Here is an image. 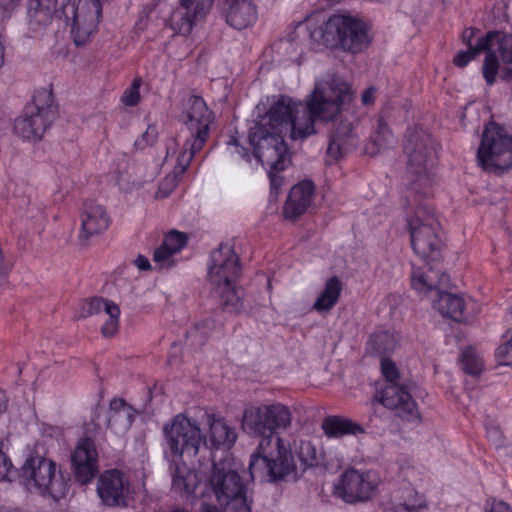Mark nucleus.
Returning <instances> with one entry per match:
<instances>
[{"instance_id":"1","label":"nucleus","mask_w":512,"mask_h":512,"mask_svg":"<svg viewBox=\"0 0 512 512\" xmlns=\"http://www.w3.org/2000/svg\"><path fill=\"white\" fill-rule=\"evenodd\" d=\"M353 100L351 85L330 74L317 79L303 101L287 96L273 98L266 114L250 127L248 136L253 157L267 170L272 189L280 185L274 173L284 170L290 163L285 136L303 140L316 133V121H340L327 148L328 162H336L358 145L352 124L342 121Z\"/></svg>"},{"instance_id":"2","label":"nucleus","mask_w":512,"mask_h":512,"mask_svg":"<svg viewBox=\"0 0 512 512\" xmlns=\"http://www.w3.org/2000/svg\"><path fill=\"white\" fill-rule=\"evenodd\" d=\"M306 28L310 38L327 47H340L351 53L366 49L370 43L366 24L348 14H333L326 18L323 13H312L297 29Z\"/></svg>"},{"instance_id":"3","label":"nucleus","mask_w":512,"mask_h":512,"mask_svg":"<svg viewBox=\"0 0 512 512\" xmlns=\"http://www.w3.org/2000/svg\"><path fill=\"white\" fill-rule=\"evenodd\" d=\"M298 470L292 446L278 435L260 439L249 462L250 478L276 482L296 475Z\"/></svg>"},{"instance_id":"4","label":"nucleus","mask_w":512,"mask_h":512,"mask_svg":"<svg viewBox=\"0 0 512 512\" xmlns=\"http://www.w3.org/2000/svg\"><path fill=\"white\" fill-rule=\"evenodd\" d=\"M239 272V259L230 245H220L212 251L208 264V281L214 295L229 313L237 314L243 310V293L236 284Z\"/></svg>"},{"instance_id":"5","label":"nucleus","mask_w":512,"mask_h":512,"mask_svg":"<svg viewBox=\"0 0 512 512\" xmlns=\"http://www.w3.org/2000/svg\"><path fill=\"white\" fill-rule=\"evenodd\" d=\"M181 120L189 131L190 138L176 157L175 172L179 174L186 170L194 154L205 145L213 122V113L201 97L192 96L185 104Z\"/></svg>"},{"instance_id":"6","label":"nucleus","mask_w":512,"mask_h":512,"mask_svg":"<svg viewBox=\"0 0 512 512\" xmlns=\"http://www.w3.org/2000/svg\"><path fill=\"white\" fill-rule=\"evenodd\" d=\"M20 483L31 493L53 500L63 498L68 490L67 482L54 461L33 456L26 459L20 470Z\"/></svg>"},{"instance_id":"7","label":"nucleus","mask_w":512,"mask_h":512,"mask_svg":"<svg viewBox=\"0 0 512 512\" xmlns=\"http://www.w3.org/2000/svg\"><path fill=\"white\" fill-rule=\"evenodd\" d=\"M56 108L52 91L41 88L35 91L32 102L26 105L22 114L15 119L14 131L23 140L38 141L53 122Z\"/></svg>"},{"instance_id":"8","label":"nucleus","mask_w":512,"mask_h":512,"mask_svg":"<svg viewBox=\"0 0 512 512\" xmlns=\"http://www.w3.org/2000/svg\"><path fill=\"white\" fill-rule=\"evenodd\" d=\"M292 413L288 406L280 402L256 403L247 406L242 415V430L252 437L274 435L277 430L291 426Z\"/></svg>"},{"instance_id":"9","label":"nucleus","mask_w":512,"mask_h":512,"mask_svg":"<svg viewBox=\"0 0 512 512\" xmlns=\"http://www.w3.org/2000/svg\"><path fill=\"white\" fill-rule=\"evenodd\" d=\"M166 441L165 457L168 462L192 459L202 445L199 425L183 414L176 415L170 424L164 426Z\"/></svg>"},{"instance_id":"10","label":"nucleus","mask_w":512,"mask_h":512,"mask_svg":"<svg viewBox=\"0 0 512 512\" xmlns=\"http://www.w3.org/2000/svg\"><path fill=\"white\" fill-rule=\"evenodd\" d=\"M409 229L414 252L423 260L436 261L443 243L434 213L426 206H419L409 221Z\"/></svg>"},{"instance_id":"11","label":"nucleus","mask_w":512,"mask_h":512,"mask_svg":"<svg viewBox=\"0 0 512 512\" xmlns=\"http://www.w3.org/2000/svg\"><path fill=\"white\" fill-rule=\"evenodd\" d=\"M479 164L488 171H502L512 166V137L495 122H490L477 151Z\"/></svg>"},{"instance_id":"12","label":"nucleus","mask_w":512,"mask_h":512,"mask_svg":"<svg viewBox=\"0 0 512 512\" xmlns=\"http://www.w3.org/2000/svg\"><path fill=\"white\" fill-rule=\"evenodd\" d=\"M437 158V149L434 140L425 135L415 144L413 151L409 152V174L412 189L419 194L429 195L435 184L434 168Z\"/></svg>"},{"instance_id":"13","label":"nucleus","mask_w":512,"mask_h":512,"mask_svg":"<svg viewBox=\"0 0 512 512\" xmlns=\"http://www.w3.org/2000/svg\"><path fill=\"white\" fill-rule=\"evenodd\" d=\"M380 483L378 473L373 470L349 468L337 478L333 492L349 504L367 502L376 495Z\"/></svg>"},{"instance_id":"14","label":"nucleus","mask_w":512,"mask_h":512,"mask_svg":"<svg viewBox=\"0 0 512 512\" xmlns=\"http://www.w3.org/2000/svg\"><path fill=\"white\" fill-rule=\"evenodd\" d=\"M381 370L388 384L378 393L380 402L390 409H396L397 414L403 420L419 423L421 416L416 403L403 387L395 383L398 377L395 364L391 360L383 359Z\"/></svg>"},{"instance_id":"15","label":"nucleus","mask_w":512,"mask_h":512,"mask_svg":"<svg viewBox=\"0 0 512 512\" xmlns=\"http://www.w3.org/2000/svg\"><path fill=\"white\" fill-rule=\"evenodd\" d=\"M479 31L474 28H466L462 32V41L468 49L459 51L454 57V64L458 67H465L477 55L485 52V59L482 67L483 77L488 85H492L499 72V60L492 53L489 39V32L478 35Z\"/></svg>"},{"instance_id":"16","label":"nucleus","mask_w":512,"mask_h":512,"mask_svg":"<svg viewBox=\"0 0 512 512\" xmlns=\"http://www.w3.org/2000/svg\"><path fill=\"white\" fill-rule=\"evenodd\" d=\"M62 13L66 20H71V32L76 45L84 44L99 24L102 6L99 0H79L77 5L65 0Z\"/></svg>"},{"instance_id":"17","label":"nucleus","mask_w":512,"mask_h":512,"mask_svg":"<svg viewBox=\"0 0 512 512\" xmlns=\"http://www.w3.org/2000/svg\"><path fill=\"white\" fill-rule=\"evenodd\" d=\"M97 494L106 506H128L134 498V489L124 473L108 470L98 480Z\"/></svg>"},{"instance_id":"18","label":"nucleus","mask_w":512,"mask_h":512,"mask_svg":"<svg viewBox=\"0 0 512 512\" xmlns=\"http://www.w3.org/2000/svg\"><path fill=\"white\" fill-rule=\"evenodd\" d=\"M103 315L101 334L105 338H112L117 335L120 328L121 309L114 301L93 297L84 300L79 305L78 317L86 318L92 315Z\"/></svg>"},{"instance_id":"19","label":"nucleus","mask_w":512,"mask_h":512,"mask_svg":"<svg viewBox=\"0 0 512 512\" xmlns=\"http://www.w3.org/2000/svg\"><path fill=\"white\" fill-rule=\"evenodd\" d=\"M202 444L210 449H230L237 440L235 427L228 421L212 411H205L202 416Z\"/></svg>"},{"instance_id":"20","label":"nucleus","mask_w":512,"mask_h":512,"mask_svg":"<svg viewBox=\"0 0 512 512\" xmlns=\"http://www.w3.org/2000/svg\"><path fill=\"white\" fill-rule=\"evenodd\" d=\"M422 266H413L411 273V287L421 297L433 296L446 287L449 283V277L443 273L436 265H431L430 260H424Z\"/></svg>"},{"instance_id":"21","label":"nucleus","mask_w":512,"mask_h":512,"mask_svg":"<svg viewBox=\"0 0 512 512\" xmlns=\"http://www.w3.org/2000/svg\"><path fill=\"white\" fill-rule=\"evenodd\" d=\"M111 222V216L105 206L95 202L86 203L80 213V241L87 243L92 238L104 234Z\"/></svg>"},{"instance_id":"22","label":"nucleus","mask_w":512,"mask_h":512,"mask_svg":"<svg viewBox=\"0 0 512 512\" xmlns=\"http://www.w3.org/2000/svg\"><path fill=\"white\" fill-rule=\"evenodd\" d=\"M72 465L79 482L86 484L98 473V453L89 438L80 440L72 454Z\"/></svg>"},{"instance_id":"23","label":"nucleus","mask_w":512,"mask_h":512,"mask_svg":"<svg viewBox=\"0 0 512 512\" xmlns=\"http://www.w3.org/2000/svg\"><path fill=\"white\" fill-rule=\"evenodd\" d=\"M188 235L185 232L171 230L165 234L163 243L159 246L153 256V261L160 269L173 267L177 261L180 252L188 243Z\"/></svg>"},{"instance_id":"24","label":"nucleus","mask_w":512,"mask_h":512,"mask_svg":"<svg viewBox=\"0 0 512 512\" xmlns=\"http://www.w3.org/2000/svg\"><path fill=\"white\" fill-rule=\"evenodd\" d=\"M223 14L227 24L238 30L252 26L258 17L253 0H226Z\"/></svg>"},{"instance_id":"25","label":"nucleus","mask_w":512,"mask_h":512,"mask_svg":"<svg viewBox=\"0 0 512 512\" xmlns=\"http://www.w3.org/2000/svg\"><path fill=\"white\" fill-rule=\"evenodd\" d=\"M315 195L314 184L309 180L295 184L288 195L283 208L287 219H295L303 214L312 204Z\"/></svg>"},{"instance_id":"26","label":"nucleus","mask_w":512,"mask_h":512,"mask_svg":"<svg viewBox=\"0 0 512 512\" xmlns=\"http://www.w3.org/2000/svg\"><path fill=\"white\" fill-rule=\"evenodd\" d=\"M22 0H0L6 11L14 10ZM57 0H27L29 25L36 30L37 25H46L56 11Z\"/></svg>"},{"instance_id":"27","label":"nucleus","mask_w":512,"mask_h":512,"mask_svg":"<svg viewBox=\"0 0 512 512\" xmlns=\"http://www.w3.org/2000/svg\"><path fill=\"white\" fill-rule=\"evenodd\" d=\"M432 305L442 316L454 321H466L470 315L469 303L461 296L440 290Z\"/></svg>"},{"instance_id":"28","label":"nucleus","mask_w":512,"mask_h":512,"mask_svg":"<svg viewBox=\"0 0 512 512\" xmlns=\"http://www.w3.org/2000/svg\"><path fill=\"white\" fill-rule=\"evenodd\" d=\"M136 417V410L122 399L110 401L107 427L116 436H124Z\"/></svg>"},{"instance_id":"29","label":"nucleus","mask_w":512,"mask_h":512,"mask_svg":"<svg viewBox=\"0 0 512 512\" xmlns=\"http://www.w3.org/2000/svg\"><path fill=\"white\" fill-rule=\"evenodd\" d=\"M425 497L410 484L399 488L392 496V509L395 512H426Z\"/></svg>"},{"instance_id":"30","label":"nucleus","mask_w":512,"mask_h":512,"mask_svg":"<svg viewBox=\"0 0 512 512\" xmlns=\"http://www.w3.org/2000/svg\"><path fill=\"white\" fill-rule=\"evenodd\" d=\"M489 39L492 53L499 60V67H502L506 78L512 79V34L490 31Z\"/></svg>"},{"instance_id":"31","label":"nucleus","mask_w":512,"mask_h":512,"mask_svg":"<svg viewBox=\"0 0 512 512\" xmlns=\"http://www.w3.org/2000/svg\"><path fill=\"white\" fill-rule=\"evenodd\" d=\"M298 469L306 470L317 466L322 460V452L307 438H296L291 443Z\"/></svg>"},{"instance_id":"32","label":"nucleus","mask_w":512,"mask_h":512,"mask_svg":"<svg viewBox=\"0 0 512 512\" xmlns=\"http://www.w3.org/2000/svg\"><path fill=\"white\" fill-rule=\"evenodd\" d=\"M342 292V282L336 276L325 281V284L316 297L312 308L318 313L330 311L339 301Z\"/></svg>"},{"instance_id":"33","label":"nucleus","mask_w":512,"mask_h":512,"mask_svg":"<svg viewBox=\"0 0 512 512\" xmlns=\"http://www.w3.org/2000/svg\"><path fill=\"white\" fill-rule=\"evenodd\" d=\"M322 429L328 438L357 435L364 431L358 423L341 416L326 417L322 422Z\"/></svg>"},{"instance_id":"34","label":"nucleus","mask_w":512,"mask_h":512,"mask_svg":"<svg viewBox=\"0 0 512 512\" xmlns=\"http://www.w3.org/2000/svg\"><path fill=\"white\" fill-rule=\"evenodd\" d=\"M195 19L192 11L179 6L165 19V27L170 29L174 36L188 37L194 28Z\"/></svg>"},{"instance_id":"35","label":"nucleus","mask_w":512,"mask_h":512,"mask_svg":"<svg viewBox=\"0 0 512 512\" xmlns=\"http://www.w3.org/2000/svg\"><path fill=\"white\" fill-rule=\"evenodd\" d=\"M392 142L393 137L388 126L382 120H379L376 131L373 133L370 142L366 146V153L375 155L382 149L388 147Z\"/></svg>"},{"instance_id":"36","label":"nucleus","mask_w":512,"mask_h":512,"mask_svg":"<svg viewBox=\"0 0 512 512\" xmlns=\"http://www.w3.org/2000/svg\"><path fill=\"white\" fill-rule=\"evenodd\" d=\"M400 339V334L395 330H381L370 337V343L377 351L388 352L398 345Z\"/></svg>"},{"instance_id":"37","label":"nucleus","mask_w":512,"mask_h":512,"mask_svg":"<svg viewBox=\"0 0 512 512\" xmlns=\"http://www.w3.org/2000/svg\"><path fill=\"white\" fill-rule=\"evenodd\" d=\"M139 169L140 167L135 165H126L124 171H119L115 181L121 190H132L143 182V179L137 174Z\"/></svg>"},{"instance_id":"38","label":"nucleus","mask_w":512,"mask_h":512,"mask_svg":"<svg viewBox=\"0 0 512 512\" xmlns=\"http://www.w3.org/2000/svg\"><path fill=\"white\" fill-rule=\"evenodd\" d=\"M463 369L466 373L476 376L483 370V360L472 348H467L462 353Z\"/></svg>"},{"instance_id":"39","label":"nucleus","mask_w":512,"mask_h":512,"mask_svg":"<svg viewBox=\"0 0 512 512\" xmlns=\"http://www.w3.org/2000/svg\"><path fill=\"white\" fill-rule=\"evenodd\" d=\"M142 86V79L136 77L132 80L131 85L125 89L121 96V102L124 106L134 107L139 104L141 95L140 88Z\"/></svg>"},{"instance_id":"40","label":"nucleus","mask_w":512,"mask_h":512,"mask_svg":"<svg viewBox=\"0 0 512 512\" xmlns=\"http://www.w3.org/2000/svg\"><path fill=\"white\" fill-rule=\"evenodd\" d=\"M215 0H180V6L192 11L195 18L204 16Z\"/></svg>"},{"instance_id":"41","label":"nucleus","mask_w":512,"mask_h":512,"mask_svg":"<svg viewBox=\"0 0 512 512\" xmlns=\"http://www.w3.org/2000/svg\"><path fill=\"white\" fill-rule=\"evenodd\" d=\"M159 136L157 125L149 124L146 130L135 140V146L138 149H146L156 143Z\"/></svg>"},{"instance_id":"42","label":"nucleus","mask_w":512,"mask_h":512,"mask_svg":"<svg viewBox=\"0 0 512 512\" xmlns=\"http://www.w3.org/2000/svg\"><path fill=\"white\" fill-rule=\"evenodd\" d=\"M495 356L501 365L512 366V336L497 347Z\"/></svg>"},{"instance_id":"43","label":"nucleus","mask_w":512,"mask_h":512,"mask_svg":"<svg viewBox=\"0 0 512 512\" xmlns=\"http://www.w3.org/2000/svg\"><path fill=\"white\" fill-rule=\"evenodd\" d=\"M228 153L236 158L245 160L248 163L252 162V156L247 152V150L242 147L237 139H231L227 144Z\"/></svg>"},{"instance_id":"44","label":"nucleus","mask_w":512,"mask_h":512,"mask_svg":"<svg viewBox=\"0 0 512 512\" xmlns=\"http://www.w3.org/2000/svg\"><path fill=\"white\" fill-rule=\"evenodd\" d=\"M484 512H512V507L502 500H487L484 505Z\"/></svg>"},{"instance_id":"45","label":"nucleus","mask_w":512,"mask_h":512,"mask_svg":"<svg viewBox=\"0 0 512 512\" xmlns=\"http://www.w3.org/2000/svg\"><path fill=\"white\" fill-rule=\"evenodd\" d=\"M176 187V176H168L160 185L156 198L163 199L166 198L172 190Z\"/></svg>"},{"instance_id":"46","label":"nucleus","mask_w":512,"mask_h":512,"mask_svg":"<svg viewBox=\"0 0 512 512\" xmlns=\"http://www.w3.org/2000/svg\"><path fill=\"white\" fill-rule=\"evenodd\" d=\"M133 263L140 271H147L151 269L149 259L143 255H139L138 257H136Z\"/></svg>"},{"instance_id":"47","label":"nucleus","mask_w":512,"mask_h":512,"mask_svg":"<svg viewBox=\"0 0 512 512\" xmlns=\"http://www.w3.org/2000/svg\"><path fill=\"white\" fill-rule=\"evenodd\" d=\"M374 94H375V90L373 88H369V89L365 90L362 93V97H361L363 104H365V105L371 104L374 101Z\"/></svg>"},{"instance_id":"48","label":"nucleus","mask_w":512,"mask_h":512,"mask_svg":"<svg viewBox=\"0 0 512 512\" xmlns=\"http://www.w3.org/2000/svg\"><path fill=\"white\" fill-rule=\"evenodd\" d=\"M7 408V397L4 393H0V414L5 412Z\"/></svg>"},{"instance_id":"49","label":"nucleus","mask_w":512,"mask_h":512,"mask_svg":"<svg viewBox=\"0 0 512 512\" xmlns=\"http://www.w3.org/2000/svg\"><path fill=\"white\" fill-rule=\"evenodd\" d=\"M172 151H173L172 146H169L168 150H167V157H170L172 155Z\"/></svg>"},{"instance_id":"50","label":"nucleus","mask_w":512,"mask_h":512,"mask_svg":"<svg viewBox=\"0 0 512 512\" xmlns=\"http://www.w3.org/2000/svg\"><path fill=\"white\" fill-rule=\"evenodd\" d=\"M511 314H512V308H511Z\"/></svg>"}]
</instances>
